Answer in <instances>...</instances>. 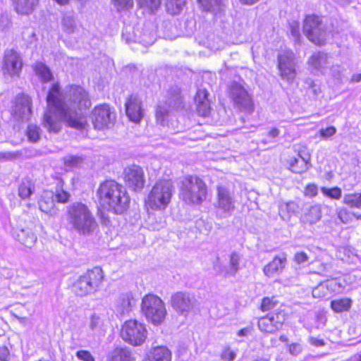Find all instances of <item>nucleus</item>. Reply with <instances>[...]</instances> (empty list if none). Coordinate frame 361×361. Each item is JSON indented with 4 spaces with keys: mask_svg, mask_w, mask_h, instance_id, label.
Returning a JSON list of instances; mask_svg holds the SVG:
<instances>
[{
    "mask_svg": "<svg viewBox=\"0 0 361 361\" xmlns=\"http://www.w3.org/2000/svg\"><path fill=\"white\" fill-rule=\"evenodd\" d=\"M47 109L43 118V126L50 133H59L63 120L69 127L82 129L85 120L83 110L88 109L91 102L87 92L78 85L66 87L61 91L58 83L54 84L47 97Z\"/></svg>",
    "mask_w": 361,
    "mask_h": 361,
    "instance_id": "obj_1",
    "label": "nucleus"
},
{
    "mask_svg": "<svg viewBox=\"0 0 361 361\" xmlns=\"http://www.w3.org/2000/svg\"><path fill=\"white\" fill-rule=\"evenodd\" d=\"M97 196L101 207L114 214H121L129 207L130 197L126 188L114 180L101 183Z\"/></svg>",
    "mask_w": 361,
    "mask_h": 361,
    "instance_id": "obj_2",
    "label": "nucleus"
},
{
    "mask_svg": "<svg viewBox=\"0 0 361 361\" xmlns=\"http://www.w3.org/2000/svg\"><path fill=\"white\" fill-rule=\"evenodd\" d=\"M67 221L80 235H89L97 226L96 219L89 207L79 202L67 207Z\"/></svg>",
    "mask_w": 361,
    "mask_h": 361,
    "instance_id": "obj_3",
    "label": "nucleus"
},
{
    "mask_svg": "<svg viewBox=\"0 0 361 361\" xmlns=\"http://www.w3.org/2000/svg\"><path fill=\"white\" fill-rule=\"evenodd\" d=\"M104 280V273L100 267L88 270L73 283V290L79 297H84L97 292Z\"/></svg>",
    "mask_w": 361,
    "mask_h": 361,
    "instance_id": "obj_4",
    "label": "nucleus"
},
{
    "mask_svg": "<svg viewBox=\"0 0 361 361\" xmlns=\"http://www.w3.org/2000/svg\"><path fill=\"white\" fill-rule=\"evenodd\" d=\"M207 196V185L197 176H188L182 181L180 197L188 204H201Z\"/></svg>",
    "mask_w": 361,
    "mask_h": 361,
    "instance_id": "obj_5",
    "label": "nucleus"
},
{
    "mask_svg": "<svg viewBox=\"0 0 361 361\" xmlns=\"http://www.w3.org/2000/svg\"><path fill=\"white\" fill-rule=\"evenodd\" d=\"M173 192V185L170 180H159L149 193L146 204L152 209H165L171 202Z\"/></svg>",
    "mask_w": 361,
    "mask_h": 361,
    "instance_id": "obj_6",
    "label": "nucleus"
},
{
    "mask_svg": "<svg viewBox=\"0 0 361 361\" xmlns=\"http://www.w3.org/2000/svg\"><path fill=\"white\" fill-rule=\"evenodd\" d=\"M141 312L146 319L155 326L161 324L167 314L165 303L154 294L146 295L142 298Z\"/></svg>",
    "mask_w": 361,
    "mask_h": 361,
    "instance_id": "obj_7",
    "label": "nucleus"
},
{
    "mask_svg": "<svg viewBox=\"0 0 361 361\" xmlns=\"http://www.w3.org/2000/svg\"><path fill=\"white\" fill-rule=\"evenodd\" d=\"M303 33L310 41L317 45L324 44L331 35L322 20L315 15L306 16L303 22Z\"/></svg>",
    "mask_w": 361,
    "mask_h": 361,
    "instance_id": "obj_8",
    "label": "nucleus"
},
{
    "mask_svg": "<svg viewBox=\"0 0 361 361\" xmlns=\"http://www.w3.org/2000/svg\"><path fill=\"white\" fill-rule=\"evenodd\" d=\"M121 336L126 342L139 346L145 341L147 330L144 324L136 319H129L123 324Z\"/></svg>",
    "mask_w": 361,
    "mask_h": 361,
    "instance_id": "obj_9",
    "label": "nucleus"
},
{
    "mask_svg": "<svg viewBox=\"0 0 361 361\" xmlns=\"http://www.w3.org/2000/svg\"><path fill=\"white\" fill-rule=\"evenodd\" d=\"M196 302L195 297L187 291L175 292L170 298V305L174 311L185 317L194 310Z\"/></svg>",
    "mask_w": 361,
    "mask_h": 361,
    "instance_id": "obj_10",
    "label": "nucleus"
},
{
    "mask_svg": "<svg viewBox=\"0 0 361 361\" xmlns=\"http://www.w3.org/2000/svg\"><path fill=\"white\" fill-rule=\"evenodd\" d=\"M214 207L224 216H230L235 209V198L231 190L223 186L217 185Z\"/></svg>",
    "mask_w": 361,
    "mask_h": 361,
    "instance_id": "obj_11",
    "label": "nucleus"
},
{
    "mask_svg": "<svg viewBox=\"0 0 361 361\" xmlns=\"http://www.w3.org/2000/svg\"><path fill=\"white\" fill-rule=\"evenodd\" d=\"M116 114L111 111L107 104H101L95 106L91 114L92 123L94 128L103 130L109 128L114 124Z\"/></svg>",
    "mask_w": 361,
    "mask_h": 361,
    "instance_id": "obj_12",
    "label": "nucleus"
},
{
    "mask_svg": "<svg viewBox=\"0 0 361 361\" xmlns=\"http://www.w3.org/2000/svg\"><path fill=\"white\" fill-rule=\"evenodd\" d=\"M229 97L235 106L242 111H252L253 104L247 91L237 82H233L229 88Z\"/></svg>",
    "mask_w": 361,
    "mask_h": 361,
    "instance_id": "obj_13",
    "label": "nucleus"
},
{
    "mask_svg": "<svg viewBox=\"0 0 361 361\" xmlns=\"http://www.w3.org/2000/svg\"><path fill=\"white\" fill-rule=\"evenodd\" d=\"M286 319L285 312L278 311L261 317L258 321V327L262 332L274 334L282 328Z\"/></svg>",
    "mask_w": 361,
    "mask_h": 361,
    "instance_id": "obj_14",
    "label": "nucleus"
},
{
    "mask_svg": "<svg viewBox=\"0 0 361 361\" xmlns=\"http://www.w3.org/2000/svg\"><path fill=\"white\" fill-rule=\"evenodd\" d=\"M278 68L283 80L292 82L296 75L295 55L290 51L280 54L278 56Z\"/></svg>",
    "mask_w": 361,
    "mask_h": 361,
    "instance_id": "obj_15",
    "label": "nucleus"
},
{
    "mask_svg": "<svg viewBox=\"0 0 361 361\" xmlns=\"http://www.w3.org/2000/svg\"><path fill=\"white\" fill-rule=\"evenodd\" d=\"M138 5L150 11L157 10L161 0H137ZM167 12L171 15L178 14L186 3V0H164Z\"/></svg>",
    "mask_w": 361,
    "mask_h": 361,
    "instance_id": "obj_16",
    "label": "nucleus"
},
{
    "mask_svg": "<svg viewBox=\"0 0 361 361\" xmlns=\"http://www.w3.org/2000/svg\"><path fill=\"white\" fill-rule=\"evenodd\" d=\"M126 184L135 191L140 190L145 185V176L142 169L137 165L127 167L124 171Z\"/></svg>",
    "mask_w": 361,
    "mask_h": 361,
    "instance_id": "obj_17",
    "label": "nucleus"
},
{
    "mask_svg": "<svg viewBox=\"0 0 361 361\" xmlns=\"http://www.w3.org/2000/svg\"><path fill=\"white\" fill-rule=\"evenodd\" d=\"M32 102L29 96L18 94L15 98L11 114L16 120H27L32 113Z\"/></svg>",
    "mask_w": 361,
    "mask_h": 361,
    "instance_id": "obj_18",
    "label": "nucleus"
},
{
    "mask_svg": "<svg viewBox=\"0 0 361 361\" xmlns=\"http://www.w3.org/2000/svg\"><path fill=\"white\" fill-rule=\"evenodd\" d=\"M181 104L179 95H176L173 99L160 102L156 110L157 122L161 126H166L168 123L171 109H178Z\"/></svg>",
    "mask_w": 361,
    "mask_h": 361,
    "instance_id": "obj_19",
    "label": "nucleus"
},
{
    "mask_svg": "<svg viewBox=\"0 0 361 361\" xmlns=\"http://www.w3.org/2000/svg\"><path fill=\"white\" fill-rule=\"evenodd\" d=\"M125 106L128 118L135 123H140L144 116L141 99L137 95L131 94L127 98Z\"/></svg>",
    "mask_w": 361,
    "mask_h": 361,
    "instance_id": "obj_20",
    "label": "nucleus"
},
{
    "mask_svg": "<svg viewBox=\"0 0 361 361\" xmlns=\"http://www.w3.org/2000/svg\"><path fill=\"white\" fill-rule=\"evenodd\" d=\"M23 67L20 54L13 49L7 50L4 54V71L11 75H18Z\"/></svg>",
    "mask_w": 361,
    "mask_h": 361,
    "instance_id": "obj_21",
    "label": "nucleus"
},
{
    "mask_svg": "<svg viewBox=\"0 0 361 361\" xmlns=\"http://www.w3.org/2000/svg\"><path fill=\"white\" fill-rule=\"evenodd\" d=\"M286 264V254L281 253L278 255H276L272 261L264 267L263 273L266 276L272 278L275 276L281 274L285 269Z\"/></svg>",
    "mask_w": 361,
    "mask_h": 361,
    "instance_id": "obj_22",
    "label": "nucleus"
},
{
    "mask_svg": "<svg viewBox=\"0 0 361 361\" xmlns=\"http://www.w3.org/2000/svg\"><path fill=\"white\" fill-rule=\"evenodd\" d=\"M54 192L51 190H44L38 202L39 209L50 215H55L58 209L55 204Z\"/></svg>",
    "mask_w": 361,
    "mask_h": 361,
    "instance_id": "obj_23",
    "label": "nucleus"
},
{
    "mask_svg": "<svg viewBox=\"0 0 361 361\" xmlns=\"http://www.w3.org/2000/svg\"><path fill=\"white\" fill-rule=\"evenodd\" d=\"M135 302L136 300L131 292L121 293L116 300V312L121 315L128 314Z\"/></svg>",
    "mask_w": 361,
    "mask_h": 361,
    "instance_id": "obj_24",
    "label": "nucleus"
},
{
    "mask_svg": "<svg viewBox=\"0 0 361 361\" xmlns=\"http://www.w3.org/2000/svg\"><path fill=\"white\" fill-rule=\"evenodd\" d=\"M170 350L164 346H157L152 348L143 361H171Z\"/></svg>",
    "mask_w": 361,
    "mask_h": 361,
    "instance_id": "obj_25",
    "label": "nucleus"
},
{
    "mask_svg": "<svg viewBox=\"0 0 361 361\" xmlns=\"http://www.w3.org/2000/svg\"><path fill=\"white\" fill-rule=\"evenodd\" d=\"M13 235L18 241L27 247H32L37 240L36 235L30 228H18L13 232Z\"/></svg>",
    "mask_w": 361,
    "mask_h": 361,
    "instance_id": "obj_26",
    "label": "nucleus"
},
{
    "mask_svg": "<svg viewBox=\"0 0 361 361\" xmlns=\"http://www.w3.org/2000/svg\"><path fill=\"white\" fill-rule=\"evenodd\" d=\"M11 1L18 13L29 15L35 9L39 0H11Z\"/></svg>",
    "mask_w": 361,
    "mask_h": 361,
    "instance_id": "obj_27",
    "label": "nucleus"
},
{
    "mask_svg": "<svg viewBox=\"0 0 361 361\" xmlns=\"http://www.w3.org/2000/svg\"><path fill=\"white\" fill-rule=\"evenodd\" d=\"M107 361H133V357L128 348L118 346L109 353Z\"/></svg>",
    "mask_w": 361,
    "mask_h": 361,
    "instance_id": "obj_28",
    "label": "nucleus"
},
{
    "mask_svg": "<svg viewBox=\"0 0 361 361\" xmlns=\"http://www.w3.org/2000/svg\"><path fill=\"white\" fill-rule=\"evenodd\" d=\"M309 157H303L300 154H298L297 157H290L288 161V168L293 173H303L309 168Z\"/></svg>",
    "mask_w": 361,
    "mask_h": 361,
    "instance_id": "obj_29",
    "label": "nucleus"
},
{
    "mask_svg": "<svg viewBox=\"0 0 361 361\" xmlns=\"http://www.w3.org/2000/svg\"><path fill=\"white\" fill-rule=\"evenodd\" d=\"M299 208V204L294 201L281 202L279 204V214L282 220L288 221L293 215L298 212Z\"/></svg>",
    "mask_w": 361,
    "mask_h": 361,
    "instance_id": "obj_30",
    "label": "nucleus"
},
{
    "mask_svg": "<svg viewBox=\"0 0 361 361\" xmlns=\"http://www.w3.org/2000/svg\"><path fill=\"white\" fill-rule=\"evenodd\" d=\"M203 11L212 13L214 15L224 10V0H197Z\"/></svg>",
    "mask_w": 361,
    "mask_h": 361,
    "instance_id": "obj_31",
    "label": "nucleus"
},
{
    "mask_svg": "<svg viewBox=\"0 0 361 361\" xmlns=\"http://www.w3.org/2000/svg\"><path fill=\"white\" fill-rule=\"evenodd\" d=\"M329 56L324 52L313 54L309 59L308 63L314 70H320L329 63Z\"/></svg>",
    "mask_w": 361,
    "mask_h": 361,
    "instance_id": "obj_32",
    "label": "nucleus"
},
{
    "mask_svg": "<svg viewBox=\"0 0 361 361\" xmlns=\"http://www.w3.org/2000/svg\"><path fill=\"white\" fill-rule=\"evenodd\" d=\"M321 218V209L317 205L308 207L302 215V221L313 224L317 223Z\"/></svg>",
    "mask_w": 361,
    "mask_h": 361,
    "instance_id": "obj_33",
    "label": "nucleus"
},
{
    "mask_svg": "<svg viewBox=\"0 0 361 361\" xmlns=\"http://www.w3.org/2000/svg\"><path fill=\"white\" fill-rule=\"evenodd\" d=\"M34 71L42 82H49L53 79V75L49 68L42 62L35 63Z\"/></svg>",
    "mask_w": 361,
    "mask_h": 361,
    "instance_id": "obj_34",
    "label": "nucleus"
},
{
    "mask_svg": "<svg viewBox=\"0 0 361 361\" xmlns=\"http://www.w3.org/2000/svg\"><path fill=\"white\" fill-rule=\"evenodd\" d=\"M343 203L350 208L361 209V192H355L345 195Z\"/></svg>",
    "mask_w": 361,
    "mask_h": 361,
    "instance_id": "obj_35",
    "label": "nucleus"
},
{
    "mask_svg": "<svg viewBox=\"0 0 361 361\" xmlns=\"http://www.w3.org/2000/svg\"><path fill=\"white\" fill-rule=\"evenodd\" d=\"M240 259L241 255L235 251L232 252L229 255L228 268L230 269V272L232 274V276H234L239 271Z\"/></svg>",
    "mask_w": 361,
    "mask_h": 361,
    "instance_id": "obj_36",
    "label": "nucleus"
},
{
    "mask_svg": "<svg viewBox=\"0 0 361 361\" xmlns=\"http://www.w3.org/2000/svg\"><path fill=\"white\" fill-rule=\"evenodd\" d=\"M32 192V184L29 180H24L18 188V195L23 198H27Z\"/></svg>",
    "mask_w": 361,
    "mask_h": 361,
    "instance_id": "obj_37",
    "label": "nucleus"
},
{
    "mask_svg": "<svg viewBox=\"0 0 361 361\" xmlns=\"http://www.w3.org/2000/svg\"><path fill=\"white\" fill-rule=\"evenodd\" d=\"M213 268L216 274L219 276H223L224 278L232 276L229 268L224 266L221 263L220 258L219 257H216V262H214Z\"/></svg>",
    "mask_w": 361,
    "mask_h": 361,
    "instance_id": "obj_38",
    "label": "nucleus"
},
{
    "mask_svg": "<svg viewBox=\"0 0 361 361\" xmlns=\"http://www.w3.org/2000/svg\"><path fill=\"white\" fill-rule=\"evenodd\" d=\"M26 134L29 141L37 142L40 138V128L35 124H30L27 126Z\"/></svg>",
    "mask_w": 361,
    "mask_h": 361,
    "instance_id": "obj_39",
    "label": "nucleus"
},
{
    "mask_svg": "<svg viewBox=\"0 0 361 361\" xmlns=\"http://www.w3.org/2000/svg\"><path fill=\"white\" fill-rule=\"evenodd\" d=\"M112 4L118 11L129 10L134 5L133 0H112Z\"/></svg>",
    "mask_w": 361,
    "mask_h": 361,
    "instance_id": "obj_40",
    "label": "nucleus"
},
{
    "mask_svg": "<svg viewBox=\"0 0 361 361\" xmlns=\"http://www.w3.org/2000/svg\"><path fill=\"white\" fill-rule=\"evenodd\" d=\"M62 24L64 30L68 33L74 32L76 28L75 19L71 16H65L63 18Z\"/></svg>",
    "mask_w": 361,
    "mask_h": 361,
    "instance_id": "obj_41",
    "label": "nucleus"
},
{
    "mask_svg": "<svg viewBox=\"0 0 361 361\" xmlns=\"http://www.w3.org/2000/svg\"><path fill=\"white\" fill-rule=\"evenodd\" d=\"M278 304V301L275 299L274 297H265L262 299L260 310L263 312L269 311Z\"/></svg>",
    "mask_w": 361,
    "mask_h": 361,
    "instance_id": "obj_42",
    "label": "nucleus"
},
{
    "mask_svg": "<svg viewBox=\"0 0 361 361\" xmlns=\"http://www.w3.org/2000/svg\"><path fill=\"white\" fill-rule=\"evenodd\" d=\"M54 192L55 201L58 202L65 203L70 197V194L61 188H56V191Z\"/></svg>",
    "mask_w": 361,
    "mask_h": 361,
    "instance_id": "obj_43",
    "label": "nucleus"
},
{
    "mask_svg": "<svg viewBox=\"0 0 361 361\" xmlns=\"http://www.w3.org/2000/svg\"><path fill=\"white\" fill-rule=\"evenodd\" d=\"M82 162V158L78 156H68L64 158V164L69 168L76 167Z\"/></svg>",
    "mask_w": 361,
    "mask_h": 361,
    "instance_id": "obj_44",
    "label": "nucleus"
},
{
    "mask_svg": "<svg viewBox=\"0 0 361 361\" xmlns=\"http://www.w3.org/2000/svg\"><path fill=\"white\" fill-rule=\"evenodd\" d=\"M197 111L202 116H207L211 111L210 102L197 103Z\"/></svg>",
    "mask_w": 361,
    "mask_h": 361,
    "instance_id": "obj_45",
    "label": "nucleus"
},
{
    "mask_svg": "<svg viewBox=\"0 0 361 361\" xmlns=\"http://www.w3.org/2000/svg\"><path fill=\"white\" fill-rule=\"evenodd\" d=\"M289 27L291 35L293 37L295 42H300V25L297 21H292L289 23Z\"/></svg>",
    "mask_w": 361,
    "mask_h": 361,
    "instance_id": "obj_46",
    "label": "nucleus"
},
{
    "mask_svg": "<svg viewBox=\"0 0 361 361\" xmlns=\"http://www.w3.org/2000/svg\"><path fill=\"white\" fill-rule=\"evenodd\" d=\"M22 155V153L20 152H0V159L1 160H13L20 157Z\"/></svg>",
    "mask_w": 361,
    "mask_h": 361,
    "instance_id": "obj_47",
    "label": "nucleus"
},
{
    "mask_svg": "<svg viewBox=\"0 0 361 361\" xmlns=\"http://www.w3.org/2000/svg\"><path fill=\"white\" fill-rule=\"evenodd\" d=\"M209 93L205 89L198 90L195 97V102L197 103H202V102H210L208 99Z\"/></svg>",
    "mask_w": 361,
    "mask_h": 361,
    "instance_id": "obj_48",
    "label": "nucleus"
},
{
    "mask_svg": "<svg viewBox=\"0 0 361 361\" xmlns=\"http://www.w3.org/2000/svg\"><path fill=\"white\" fill-rule=\"evenodd\" d=\"M322 192L326 196L331 199H338V188H334L331 189L326 188L325 187L322 188Z\"/></svg>",
    "mask_w": 361,
    "mask_h": 361,
    "instance_id": "obj_49",
    "label": "nucleus"
},
{
    "mask_svg": "<svg viewBox=\"0 0 361 361\" xmlns=\"http://www.w3.org/2000/svg\"><path fill=\"white\" fill-rule=\"evenodd\" d=\"M100 324H101V317L96 313L92 314L90 316V324H89V326L91 329V330L93 331V330L96 329L97 327H99Z\"/></svg>",
    "mask_w": 361,
    "mask_h": 361,
    "instance_id": "obj_50",
    "label": "nucleus"
},
{
    "mask_svg": "<svg viewBox=\"0 0 361 361\" xmlns=\"http://www.w3.org/2000/svg\"><path fill=\"white\" fill-rule=\"evenodd\" d=\"M288 352L294 356L298 355L302 350V345L298 343H293L288 345Z\"/></svg>",
    "mask_w": 361,
    "mask_h": 361,
    "instance_id": "obj_51",
    "label": "nucleus"
},
{
    "mask_svg": "<svg viewBox=\"0 0 361 361\" xmlns=\"http://www.w3.org/2000/svg\"><path fill=\"white\" fill-rule=\"evenodd\" d=\"M78 359L82 361H94V358L87 350H79L76 353Z\"/></svg>",
    "mask_w": 361,
    "mask_h": 361,
    "instance_id": "obj_52",
    "label": "nucleus"
},
{
    "mask_svg": "<svg viewBox=\"0 0 361 361\" xmlns=\"http://www.w3.org/2000/svg\"><path fill=\"white\" fill-rule=\"evenodd\" d=\"M336 133V128L335 127L331 126L326 128H322L319 130L320 135L324 138L327 139L329 137L332 136Z\"/></svg>",
    "mask_w": 361,
    "mask_h": 361,
    "instance_id": "obj_53",
    "label": "nucleus"
},
{
    "mask_svg": "<svg viewBox=\"0 0 361 361\" xmlns=\"http://www.w3.org/2000/svg\"><path fill=\"white\" fill-rule=\"evenodd\" d=\"M351 306V299L348 298L340 299V312L348 311L350 309Z\"/></svg>",
    "mask_w": 361,
    "mask_h": 361,
    "instance_id": "obj_54",
    "label": "nucleus"
},
{
    "mask_svg": "<svg viewBox=\"0 0 361 361\" xmlns=\"http://www.w3.org/2000/svg\"><path fill=\"white\" fill-rule=\"evenodd\" d=\"M235 353L232 351L229 348H226L221 354V358L226 361H233L235 358Z\"/></svg>",
    "mask_w": 361,
    "mask_h": 361,
    "instance_id": "obj_55",
    "label": "nucleus"
},
{
    "mask_svg": "<svg viewBox=\"0 0 361 361\" xmlns=\"http://www.w3.org/2000/svg\"><path fill=\"white\" fill-rule=\"evenodd\" d=\"M308 259L307 255L304 252H298L294 257L295 262L298 264L307 262Z\"/></svg>",
    "mask_w": 361,
    "mask_h": 361,
    "instance_id": "obj_56",
    "label": "nucleus"
},
{
    "mask_svg": "<svg viewBox=\"0 0 361 361\" xmlns=\"http://www.w3.org/2000/svg\"><path fill=\"white\" fill-rule=\"evenodd\" d=\"M10 352L6 346H0V360L9 361Z\"/></svg>",
    "mask_w": 361,
    "mask_h": 361,
    "instance_id": "obj_57",
    "label": "nucleus"
},
{
    "mask_svg": "<svg viewBox=\"0 0 361 361\" xmlns=\"http://www.w3.org/2000/svg\"><path fill=\"white\" fill-rule=\"evenodd\" d=\"M307 195L315 196L317 194V187L314 184H310L305 188Z\"/></svg>",
    "mask_w": 361,
    "mask_h": 361,
    "instance_id": "obj_58",
    "label": "nucleus"
},
{
    "mask_svg": "<svg viewBox=\"0 0 361 361\" xmlns=\"http://www.w3.org/2000/svg\"><path fill=\"white\" fill-rule=\"evenodd\" d=\"M324 290V286L320 284L315 288L312 290V295L314 298H321L324 295V294L322 293Z\"/></svg>",
    "mask_w": 361,
    "mask_h": 361,
    "instance_id": "obj_59",
    "label": "nucleus"
},
{
    "mask_svg": "<svg viewBox=\"0 0 361 361\" xmlns=\"http://www.w3.org/2000/svg\"><path fill=\"white\" fill-rule=\"evenodd\" d=\"M252 327L247 326L240 330H239L237 333L238 336H246L252 332Z\"/></svg>",
    "mask_w": 361,
    "mask_h": 361,
    "instance_id": "obj_60",
    "label": "nucleus"
},
{
    "mask_svg": "<svg viewBox=\"0 0 361 361\" xmlns=\"http://www.w3.org/2000/svg\"><path fill=\"white\" fill-rule=\"evenodd\" d=\"M310 342L312 345L315 346H321L324 345V341L322 340L316 338H311Z\"/></svg>",
    "mask_w": 361,
    "mask_h": 361,
    "instance_id": "obj_61",
    "label": "nucleus"
},
{
    "mask_svg": "<svg viewBox=\"0 0 361 361\" xmlns=\"http://www.w3.org/2000/svg\"><path fill=\"white\" fill-rule=\"evenodd\" d=\"M268 135L271 137H276L279 135V130L274 128L269 131Z\"/></svg>",
    "mask_w": 361,
    "mask_h": 361,
    "instance_id": "obj_62",
    "label": "nucleus"
},
{
    "mask_svg": "<svg viewBox=\"0 0 361 361\" xmlns=\"http://www.w3.org/2000/svg\"><path fill=\"white\" fill-rule=\"evenodd\" d=\"M243 5L251 6L257 3L259 0H239Z\"/></svg>",
    "mask_w": 361,
    "mask_h": 361,
    "instance_id": "obj_63",
    "label": "nucleus"
},
{
    "mask_svg": "<svg viewBox=\"0 0 361 361\" xmlns=\"http://www.w3.org/2000/svg\"><path fill=\"white\" fill-rule=\"evenodd\" d=\"M351 81L358 82L361 81V73L355 74L351 78Z\"/></svg>",
    "mask_w": 361,
    "mask_h": 361,
    "instance_id": "obj_64",
    "label": "nucleus"
}]
</instances>
